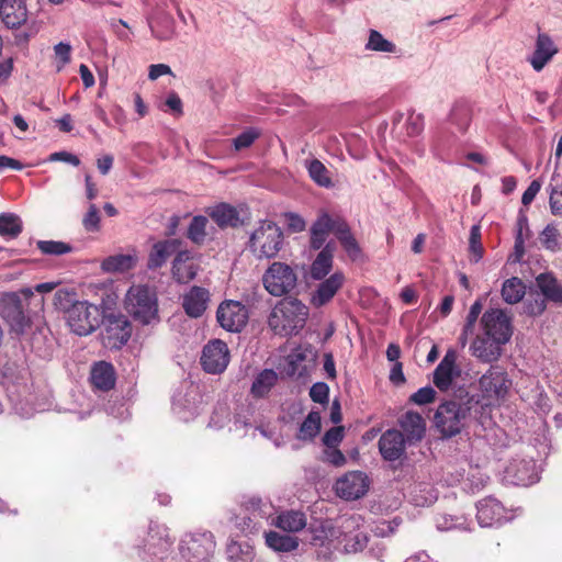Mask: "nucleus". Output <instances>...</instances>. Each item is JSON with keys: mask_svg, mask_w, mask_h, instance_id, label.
Listing matches in <instances>:
<instances>
[{"mask_svg": "<svg viewBox=\"0 0 562 562\" xmlns=\"http://www.w3.org/2000/svg\"><path fill=\"white\" fill-rule=\"evenodd\" d=\"M131 331V324L124 315H105L101 333L102 344L106 348L119 349L128 341Z\"/></svg>", "mask_w": 562, "mask_h": 562, "instance_id": "nucleus-11", "label": "nucleus"}, {"mask_svg": "<svg viewBox=\"0 0 562 562\" xmlns=\"http://www.w3.org/2000/svg\"><path fill=\"white\" fill-rule=\"evenodd\" d=\"M546 308L547 300L540 294H537L535 297L530 296L524 303V313L529 316H539L546 311Z\"/></svg>", "mask_w": 562, "mask_h": 562, "instance_id": "nucleus-52", "label": "nucleus"}, {"mask_svg": "<svg viewBox=\"0 0 562 562\" xmlns=\"http://www.w3.org/2000/svg\"><path fill=\"white\" fill-rule=\"evenodd\" d=\"M170 74H172V71H171V68L168 65L156 64V65H151L149 67L148 78L150 80H156V79H158L159 77H161L164 75H170Z\"/></svg>", "mask_w": 562, "mask_h": 562, "instance_id": "nucleus-64", "label": "nucleus"}, {"mask_svg": "<svg viewBox=\"0 0 562 562\" xmlns=\"http://www.w3.org/2000/svg\"><path fill=\"white\" fill-rule=\"evenodd\" d=\"M551 213L562 216V183L552 187L549 198Z\"/></svg>", "mask_w": 562, "mask_h": 562, "instance_id": "nucleus-54", "label": "nucleus"}, {"mask_svg": "<svg viewBox=\"0 0 562 562\" xmlns=\"http://www.w3.org/2000/svg\"><path fill=\"white\" fill-rule=\"evenodd\" d=\"M536 285L541 296L555 304H562V284L552 272H542L536 277Z\"/></svg>", "mask_w": 562, "mask_h": 562, "instance_id": "nucleus-29", "label": "nucleus"}, {"mask_svg": "<svg viewBox=\"0 0 562 562\" xmlns=\"http://www.w3.org/2000/svg\"><path fill=\"white\" fill-rule=\"evenodd\" d=\"M276 526L288 532H296L306 526V517L299 510H285L276 518Z\"/></svg>", "mask_w": 562, "mask_h": 562, "instance_id": "nucleus-32", "label": "nucleus"}, {"mask_svg": "<svg viewBox=\"0 0 562 562\" xmlns=\"http://www.w3.org/2000/svg\"><path fill=\"white\" fill-rule=\"evenodd\" d=\"M505 345L495 340L493 337L486 336L479 330L472 342L470 344V353L482 363L496 362L503 355Z\"/></svg>", "mask_w": 562, "mask_h": 562, "instance_id": "nucleus-15", "label": "nucleus"}, {"mask_svg": "<svg viewBox=\"0 0 562 562\" xmlns=\"http://www.w3.org/2000/svg\"><path fill=\"white\" fill-rule=\"evenodd\" d=\"M345 277L341 272H335L326 280L322 281L313 293L311 302L315 307H321L328 303L337 291L342 286Z\"/></svg>", "mask_w": 562, "mask_h": 562, "instance_id": "nucleus-26", "label": "nucleus"}, {"mask_svg": "<svg viewBox=\"0 0 562 562\" xmlns=\"http://www.w3.org/2000/svg\"><path fill=\"white\" fill-rule=\"evenodd\" d=\"M283 246V233L272 221H261L250 234L248 247L257 259L276 258Z\"/></svg>", "mask_w": 562, "mask_h": 562, "instance_id": "nucleus-5", "label": "nucleus"}, {"mask_svg": "<svg viewBox=\"0 0 562 562\" xmlns=\"http://www.w3.org/2000/svg\"><path fill=\"white\" fill-rule=\"evenodd\" d=\"M75 300V293L69 292L68 290L60 289L54 294V305L66 313V316L69 314L70 308L77 303Z\"/></svg>", "mask_w": 562, "mask_h": 562, "instance_id": "nucleus-51", "label": "nucleus"}, {"mask_svg": "<svg viewBox=\"0 0 562 562\" xmlns=\"http://www.w3.org/2000/svg\"><path fill=\"white\" fill-rule=\"evenodd\" d=\"M329 233L335 234L350 259L357 260L361 256V248L348 223L341 216H331L328 213H322L311 226V248L323 249Z\"/></svg>", "mask_w": 562, "mask_h": 562, "instance_id": "nucleus-1", "label": "nucleus"}, {"mask_svg": "<svg viewBox=\"0 0 562 562\" xmlns=\"http://www.w3.org/2000/svg\"><path fill=\"white\" fill-rule=\"evenodd\" d=\"M307 316L306 305L295 297H285L272 308L268 324L274 334L292 336L304 327Z\"/></svg>", "mask_w": 562, "mask_h": 562, "instance_id": "nucleus-3", "label": "nucleus"}, {"mask_svg": "<svg viewBox=\"0 0 562 562\" xmlns=\"http://www.w3.org/2000/svg\"><path fill=\"white\" fill-rule=\"evenodd\" d=\"M227 551L229 558L235 562H250L252 559V552L250 548L247 547L246 551H243L240 544L236 542L231 543Z\"/></svg>", "mask_w": 562, "mask_h": 562, "instance_id": "nucleus-58", "label": "nucleus"}, {"mask_svg": "<svg viewBox=\"0 0 562 562\" xmlns=\"http://www.w3.org/2000/svg\"><path fill=\"white\" fill-rule=\"evenodd\" d=\"M82 225L88 232H97L100 228L99 210L94 204H90L87 214L82 220Z\"/></svg>", "mask_w": 562, "mask_h": 562, "instance_id": "nucleus-53", "label": "nucleus"}, {"mask_svg": "<svg viewBox=\"0 0 562 562\" xmlns=\"http://www.w3.org/2000/svg\"><path fill=\"white\" fill-rule=\"evenodd\" d=\"M479 407V400L474 395H467L459 401H447L435 413V426L442 437L451 438L461 432Z\"/></svg>", "mask_w": 562, "mask_h": 562, "instance_id": "nucleus-2", "label": "nucleus"}, {"mask_svg": "<svg viewBox=\"0 0 562 562\" xmlns=\"http://www.w3.org/2000/svg\"><path fill=\"white\" fill-rule=\"evenodd\" d=\"M369 479L361 471H352L337 480L336 493L345 499H358L366 495L369 490Z\"/></svg>", "mask_w": 562, "mask_h": 562, "instance_id": "nucleus-16", "label": "nucleus"}, {"mask_svg": "<svg viewBox=\"0 0 562 562\" xmlns=\"http://www.w3.org/2000/svg\"><path fill=\"white\" fill-rule=\"evenodd\" d=\"M54 52L55 56L61 61V66H59L58 69L70 61L71 46L68 43L60 42L56 44L54 46Z\"/></svg>", "mask_w": 562, "mask_h": 562, "instance_id": "nucleus-61", "label": "nucleus"}, {"mask_svg": "<svg viewBox=\"0 0 562 562\" xmlns=\"http://www.w3.org/2000/svg\"><path fill=\"white\" fill-rule=\"evenodd\" d=\"M215 542L209 531L184 535L179 551L187 562H205L214 551Z\"/></svg>", "mask_w": 562, "mask_h": 562, "instance_id": "nucleus-10", "label": "nucleus"}, {"mask_svg": "<svg viewBox=\"0 0 562 562\" xmlns=\"http://www.w3.org/2000/svg\"><path fill=\"white\" fill-rule=\"evenodd\" d=\"M37 248L42 254L52 256L65 255L72 250L69 244L59 240H38Z\"/></svg>", "mask_w": 562, "mask_h": 562, "instance_id": "nucleus-47", "label": "nucleus"}, {"mask_svg": "<svg viewBox=\"0 0 562 562\" xmlns=\"http://www.w3.org/2000/svg\"><path fill=\"white\" fill-rule=\"evenodd\" d=\"M67 324L71 331L86 336L95 330L100 325V308L87 301L77 302L66 316Z\"/></svg>", "mask_w": 562, "mask_h": 562, "instance_id": "nucleus-6", "label": "nucleus"}, {"mask_svg": "<svg viewBox=\"0 0 562 562\" xmlns=\"http://www.w3.org/2000/svg\"><path fill=\"white\" fill-rule=\"evenodd\" d=\"M329 387L324 382L314 383L310 390V396L313 402L319 404L328 403Z\"/></svg>", "mask_w": 562, "mask_h": 562, "instance_id": "nucleus-56", "label": "nucleus"}, {"mask_svg": "<svg viewBox=\"0 0 562 562\" xmlns=\"http://www.w3.org/2000/svg\"><path fill=\"white\" fill-rule=\"evenodd\" d=\"M476 508V518L482 527H492L507 520L504 506L494 497L480 501Z\"/></svg>", "mask_w": 562, "mask_h": 562, "instance_id": "nucleus-20", "label": "nucleus"}, {"mask_svg": "<svg viewBox=\"0 0 562 562\" xmlns=\"http://www.w3.org/2000/svg\"><path fill=\"white\" fill-rule=\"evenodd\" d=\"M260 135L261 132L258 128L249 127L233 139L234 148L236 150L246 149L250 147Z\"/></svg>", "mask_w": 562, "mask_h": 562, "instance_id": "nucleus-50", "label": "nucleus"}, {"mask_svg": "<svg viewBox=\"0 0 562 562\" xmlns=\"http://www.w3.org/2000/svg\"><path fill=\"white\" fill-rule=\"evenodd\" d=\"M306 359L305 352L301 348L294 349L288 355L285 372L289 376H302L306 371L305 367H302V362Z\"/></svg>", "mask_w": 562, "mask_h": 562, "instance_id": "nucleus-44", "label": "nucleus"}, {"mask_svg": "<svg viewBox=\"0 0 562 562\" xmlns=\"http://www.w3.org/2000/svg\"><path fill=\"white\" fill-rule=\"evenodd\" d=\"M207 226L209 218L206 216H193L187 229V237L195 245H203L209 236Z\"/></svg>", "mask_w": 562, "mask_h": 562, "instance_id": "nucleus-37", "label": "nucleus"}, {"mask_svg": "<svg viewBox=\"0 0 562 562\" xmlns=\"http://www.w3.org/2000/svg\"><path fill=\"white\" fill-rule=\"evenodd\" d=\"M333 529L327 530L325 527H318L310 530L307 541L315 548V553L318 560L330 562L335 551L338 549V543L333 539L335 536Z\"/></svg>", "mask_w": 562, "mask_h": 562, "instance_id": "nucleus-17", "label": "nucleus"}, {"mask_svg": "<svg viewBox=\"0 0 562 562\" xmlns=\"http://www.w3.org/2000/svg\"><path fill=\"white\" fill-rule=\"evenodd\" d=\"M424 130V120L419 114H411L406 120V134L407 136H417Z\"/></svg>", "mask_w": 562, "mask_h": 562, "instance_id": "nucleus-59", "label": "nucleus"}, {"mask_svg": "<svg viewBox=\"0 0 562 562\" xmlns=\"http://www.w3.org/2000/svg\"><path fill=\"white\" fill-rule=\"evenodd\" d=\"M506 479L515 485H531L539 481L532 459H514L505 470Z\"/></svg>", "mask_w": 562, "mask_h": 562, "instance_id": "nucleus-18", "label": "nucleus"}, {"mask_svg": "<svg viewBox=\"0 0 562 562\" xmlns=\"http://www.w3.org/2000/svg\"><path fill=\"white\" fill-rule=\"evenodd\" d=\"M344 439V427L336 426L327 430L323 437V443L328 448H336Z\"/></svg>", "mask_w": 562, "mask_h": 562, "instance_id": "nucleus-57", "label": "nucleus"}, {"mask_svg": "<svg viewBox=\"0 0 562 562\" xmlns=\"http://www.w3.org/2000/svg\"><path fill=\"white\" fill-rule=\"evenodd\" d=\"M126 312L142 325L159 322L156 292L148 285H132L124 300Z\"/></svg>", "mask_w": 562, "mask_h": 562, "instance_id": "nucleus-4", "label": "nucleus"}, {"mask_svg": "<svg viewBox=\"0 0 562 562\" xmlns=\"http://www.w3.org/2000/svg\"><path fill=\"white\" fill-rule=\"evenodd\" d=\"M209 301L210 293L206 289L192 286L190 291L183 295L182 307L187 315L198 318L205 312Z\"/></svg>", "mask_w": 562, "mask_h": 562, "instance_id": "nucleus-25", "label": "nucleus"}, {"mask_svg": "<svg viewBox=\"0 0 562 562\" xmlns=\"http://www.w3.org/2000/svg\"><path fill=\"white\" fill-rule=\"evenodd\" d=\"M526 293V286L524 282L513 277L507 279L502 286V297L507 304H516L520 302Z\"/></svg>", "mask_w": 562, "mask_h": 562, "instance_id": "nucleus-38", "label": "nucleus"}, {"mask_svg": "<svg viewBox=\"0 0 562 562\" xmlns=\"http://www.w3.org/2000/svg\"><path fill=\"white\" fill-rule=\"evenodd\" d=\"M229 363V350L227 345L214 339L206 344L201 356V364L204 371L211 374L222 373Z\"/></svg>", "mask_w": 562, "mask_h": 562, "instance_id": "nucleus-13", "label": "nucleus"}, {"mask_svg": "<svg viewBox=\"0 0 562 562\" xmlns=\"http://www.w3.org/2000/svg\"><path fill=\"white\" fill-rule=\"evenodd\" d=\"M483 304L480 300H476L470 307L464 323L465 331H473L475 323L482 313Z\"/></svg>", "mask_w": 562, "mask_h": 562, "instance_id": "nucleus-60", "label": "nucleus"}, {"mask_svg": "<svg viewBox=\"0 0 562 562\" xmlns=\"http://www.w3.org/2000/svg\"><path fill=\"white\" fill-rule=\"evenodd\" d=\"M560 232L555 224H548L540 233L539 239L541 245L551 251L560 250L561 246L559 243Z\"/></svg>", "mask_w": 562, "mask_h": 562, "instance_id": "nucleus-46", "label": "nucleus"}, {"mask_svg": "<svg viewBox=\"0 0 562 562\" xmlns=\"http://www.w3.org/2000/svg\"><path fill=\"white\" fill-rule=\"evenodd\" d=\"M266 543L269 548L279 552H290L297 548V539L286 535H280L276 531L266 533Z\"/></svg>", "mask_w": 562, "mask_h": 562, "instance_id": "nucleus-39", "label": "nucleus"}, {"mask_svg": "<svg viewBox=\"0 0 562 562\" xmlns=\"http://www.w3.org/2000/svg\"><path fill=\"white\" fill-rule=\"evenodd\" d=\"M182 241L177 238L165 239L153 245L147 260V267L150 270L161 268L173 255L181 251Z\"/></svg>", "mask_w": 562, "mask_h": 562, "instance_id": "nucleus-23", "label": "nucleus"}, {"mask_svg": "<svg viewBox=\"0 0 562 562\" xmlns=\"http://www.w3.org/2000/svg\"><path fill=\"white\" fill-rule=\"evenodd\" d=\"M435 397L436 391L431 386H425L413 393L409 400L417 405H425L434 402Z\"/></svg>", "mask_w": 562, "mask_h": 562, "instance_id": "nucleus-55", "label": "nucleus"}, {"mask_svg": "<svg viewBox=\"0 0 562 562\" xmlns=\"http://www.w3.org/2000/svg\"><path fill=\"white\" fill-rule=\"evenodd\" d=\"M305 168L307 169L310 178L317 186L323 188H331L334 186L328 169L321 160L316 158L305 160Z\"/></svg>", "mask_w": 562, "mask_h": 562, "instance_id": "nucleus-35", "label": "nucleus"}, {"mask_svg": "<svg viewBox=\"0 0 562 562\" xmlns=\"http://www.w3.org/2000/svg\"><path fill=\"white\" fill-rule=\"evenodd\" d=\"M135 258L131 255H116L106 258L102 262V269L106 272H123L132 269Z\"/></svg>", "mask_w": 562, "mask_h": 562, "instance_id": "nucleus-43", "label": "nucleus"}, {"mask_svg": "<svg viewBox=\"0 0 562 562\" xmlns=\"http://www.w3.org/2000/svg\"><path fill=\"white\" fill-rule=\"evenodd\" d=\"M366 48L369 50L381 52V53H395L396 45L391 41L384 38V36L375 31L371 30L369 34V40L366 45Z\"/></svg>", "mask_w": 562, "mask_h": 562, "instance_id": "nucleus-45", "label": "nucleus"}, {"mask_svg": "<svg viewBox=\"0 0 562 562\" xmlns=\"http://www.w3.org/2000/svg\"><path fill=\"white\" fill-rule=\"evenodd\" d=\"M530 229L528 217L522 212L519 213L516 222L515 252L519 259L525 252V240L529 238Z\"/></svg>", "mask_w": 562, "mask_h": 562, "instance_id": "nucleus-42", "label": "nucleus"}, {"mask_svg": "<svg viewBox=\"0 0 562 562\" xmlns=\"http://www.w3.org/2000/svg\"><path fill=\"white\" fill-rule=\"evenodd\" d=\"M469 250L471 254V260L477 262L483 257V246L481 243V227L473 225L470 231L469 238Z\"/></svg>", "mask_w": 562, "mask_h": 562, "instance_id": "nucleus-48", "label": "nucleus"}, {"mask_svg": "<svg viewBox=\"0 0 562 562\" xmlns=\"http://www.w3.org/2000/svg\"><path fill=\"white\" fill-rule=\"evenodd\" d=\"M277 382V372L272 369H265L255 378L250 392L255 397H265Z\"/></svg>", "mask_w": 562, "mask_h": 562, "instance_id": "nucleus-34", "label": "nucleus"}, {"mask_svg": "<svg viewBox=\"0 0 562 562\" xmlns=\"http://www.w3.org/2000/svg\"><path fill=\"white\" fill-rule=\"evenodd\" d=\"M248 310L238 301H224L216 311V319L222 328L232 333H239L248 322Z\"/></svg>", "mask_w": 562, "mask_h": 562, "instance_id": "nucleus-12", "label": "nucleus"}, {"mask_svg": "<svg viewBox=\"0 0 562 562\" xmlns=\"http://www.w3.org/2000/svg\"><path fill=\"white\" fill-rule=\"evenodd\" d=\"M172 276L179 283H187L196 276V265L189 250L178 251L172 262Z\"/></svg>", "mask_w": 562, "mask_h": 562, "instance_id": "nucleus-27", "label": "nucleus"}, {"mask_svg": "<svg viewBox=\"0 0 562 562\" xmlns=\"http://www.w3.org/2000/svg\"><path fill=\"white\" fill-rule=\"evenodd\" d=\"M398 425L409 445L420 441L426 431V423L420 414L406 412L398 419Z\"/></svg>", "mask_w": 562, "mask_h": 562, "instance_id": "nucleus-24", "label": "nucleus"}, {"mask_svg": "<svg viewBox=\"0 0 562 562\" xmlns=\"http://www.w3.org/2000/svg\"><path fill=\"white\" fill-rule=\"evenodd\" d=\"M540 189H541L540 182L537 180H533L529 184V187L525 190V192L522 193L521 203L526 206L529 205L533 201L536 195L539 193Z\"/></svg>", "mask_w": 562, "mask_h": 562, "instance_id": "nucleus-63", "label": "nucleus"}, {"mask_svg": "<svg viewBox=\"0 0 562 562\" xmlns=\"http://www.w3.org/2000/svg\"><path fill=\"white\" fill-rule=\"evenodd\" d=\"M321 414L318 412H310L300 426L299 439L312 440L321 430Z\"/></svg>", "mask_w": 562, "mask_h": 562, "instance_id": "nucleus-41", "label": "nucleus"}, {"mask_svg": "<svg viewBox=\"0 0 562 562\" xmlns=\"http://www.w3.org/2000/svg\"><path fill=\"white\" fill-rule=\"evenodd\" d=\"M461 368L458 364V352L450 348L434 371V384L440 391H448L453 381L461 376Z\"/></svg>", "mask_w": 562, "mask_h": 562, "instance_id": "nucleus-14", "label": "nucleus"}, {"mask_svg": "<svg viewBox=\"0 0 562 562\" xmlns=\"http://www.w3.org/2000/svg\"><path fill=\"white\" fill-rule=\"evenodd\" d=\"M512 387V380L507 372L499 366H491L480 378L479 389L487 404L504 400Z\"/></svg>", "mask_w": 562, "mask_h": 562, "instance_id": "nucleus-7", "label": "nucleus"}, {"mask_svg": "<svg viewBox=\"0 0 562 562\" xmlns=\"http://www.w3.org/2000/svg\"><path fill=\"white\" fill-rule=\"evenodd\" d=\"M479 330L506 345L513 336L512 317L502 308H488L480 318Z\"/></svg>", "mask_w": 562, "mask_h": 562, "instance_id": "nucleus-8", "label": "nucleus"}, {"mask_svg": "<svg viewBox=\"0 0 562 562\" xmlns=\"http://www.w3.org/2000/svg\"><path fill=\"white\" fill-rule=\"evenodd\" d=\"M2 317L10 324L11 329L16 334H22L27 326V319L18 301H14L2 311Z\"/></svg>", "mask_w": 562, "mask_h": 562, "instance_id": "nucleus-36", "label": "nucleus"}, {"mask_svg": "<svg viewBox=\"0 0 562 562\" xmlns=\"http://www.w3.org/2000/svg\"><path fill=\"white\" fill-rule=\"evenodd\" d=\"M49 161H63L72 166H79L80 164V160L76 155L65 150L50 154Z\"/></svg>", "mask_w": 562, "mask_h": 562, "instance_id": "nucleus-62", "label": "nucleus"}, {"mask_svg": "<svg viewBox=\"0 0 562 562\" xmlns=\"http://www.w3.org/2000/svg\"><path fill=\"white\" fill-rule=\"evenodd\" d=\"M558 53L552 38L546 33H539L536 40L535 50L528 57V61L536 71H541Z\"/></svg>", "mask_w": 562, "mask_h": 562, "instance_id": "nucleus-22", "label": "nucleus"}, {"mask_svg": "<svg viewBox=\"0 0 562 562\" xmlns=\"http://www.w3.org/2000/svg\"><path fill=\"white\" fill-rule=\"evenodd\" d=\"M297 277L293 269L283 262H273L265 272L262 282L266 290L274 296H282L296 285Z\"/></svg>", "mask_w": 562, "mask_h": 562, "instance_id": "nucleus-9", "label": "nucleus"}, {"mask_svg": "<svg viewBox=\"0 0 562 562\" xmlns=\"http://www.w3.org/2000/svg\"><path fill=\"white\" fill-rule=\"evenodd\" d=\"M90 381L100 391H109L115 385V374L112 364L100 361L91 369Z\"/></svg>", "mask_w": 562, "mask_h": 562, "instance_id": "nucleus-30", "label": "nucleus"}, {"mask_svg": "<svg viewBox=\"0 0 562 562\" xmlns=\"http://www.w3.org/2000/svg\"><path fill=\"white\" fill-rule=\"evenodd\" d=\"M1 11L3 22L11 29L21 26L27 19L26 8L20 0H14L12 5H8L5 1Z\"/></svg>", "mask_w": 562, "mask_h": 562, "instance_id": "nucleus-33", "label": "nucleus"}, {"mask_svg": "<svg viewBox=\"0 0 562 562\" xmlns=\"http://www.w3.org/2000/svg\"><path fill=\"white\" fill-rule=\"evenodd\" d=\"M335 245L327 243L318 252L311 267V276L315 280L324 279L333 267Z\"/></svg>", "mask_w": 562, "mask_h": 562, "instance_id": "nucleus-31", "label": "nucleus"}, {"mask_svg": "<svg viewBox=\"0 0 562 562\" xmlns=\"http://www.w3.org/2000/svg\"><path fill=\"white\" fill-rule=\"evenodd\" d=\"M22 232V221L14 213L0 214V235L3 237L15 238Z\"/></svg>", "mask_w": 562, "mask_h": 562, "instance_id": "nucleus-40", "label": "nucleus"}, {"mask_svg": "<svg viewBox=\"0 0 562 562\" xmlns=\"http://www.w3.org/2000/svg\"><path fill=\"white\" fill-rule=\"evenodd\" d=\"M170 547L171 540L168 528L162 525L150 524L148 536L145 540V551L149 555L164 561L168 558Z\"/></svg>", "mask_w": 562, "mask_h": 562, "instance_id": "nucleus-19", "label": "nucleus"}, {"mask_svg": "<svg viewBox=\"0 0 562 562\" xmlns=\"http://www.w3.org/2000/svg\"><path fill=\"white\" fill-rule=\"evenodd\" d=\"M407 440L397 429L386 430L379 439V449L387 461L398 460L405 452Z\"/></svg>", "mask_w": 562, "mask_h": 562, "instance_id": "nucleus-21", "label": "nucleus"}, {"mask_svg": "<svg viewBox=\"0 0 562 562\" xmlns=\"http://www.w3.org/2000/svg\"><path fill=\"white\" fill-rule=\"evenodd\" d=\"M344 550L347 553H356L362 551L368 544V537L362 531H357L351 536H345Z\"/></svg>", "mask_w": 562, "mask_h": 562, "instance_id": "nucleus-49", "label": "nucleus"}, {"mask_svg": "<svg viewBox=\"0 0 562 562\" xmlns=\"http://www.w3.org/2000/svg\"><path fill=\"white\" fill-rule=\"evenodd\" d=\"M207 214L220 228H234L243 224L237 209L227 203H221L209 209Z\"/></svg>", "mask_w": 562, "mask_h": 562, "instance_id": "nucleus-28", "label": "nucleus"}]
</instances>
